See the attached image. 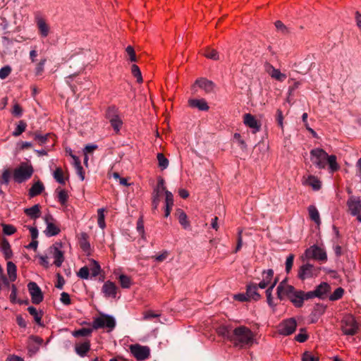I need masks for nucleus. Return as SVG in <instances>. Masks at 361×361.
Instances as JSON below:
<instances>
[{
  "instance_id": "29",
  "label": "nucleus",
  "mask_w": 361,
  "mask_h": 361,
  "mask_svg": "<svg viewBox=\"0 0 361 361\" xmlns=\"http://www.w3.org/2000/svg\"><path fill=\"white\" fill-rule=\"evenodd\" d=\"M163 191L159 188H154L152 192V210H156L158 208V206L160 202V197Z\"/></svg>"
},
{
  "instance_id": "5",
  "label": "nucleus",
  "mask_w": 361,
  "mask_h": 361,
  "mask_svg": "<svg viewBox=\"0 0 361 361\" xmlns=\"http://www.w3.org/2000/svg\"><path fill=\"white\" fill-rule=\"evenodd\" d=\"M116 326V321L114 318L109 314H102L99 317L95 318L92 322V328L94 329L102 328H109L112 330Z\"/></svg>"
},
{
  "instance_id": "24",
  "label": "nucleus",
  "mask_w": 361,
  "mask_h": 361,
  "mask_svg": "<svg viewBox=\"0 0 361 361\" xmlns=\"http://www.w3.org/2000/svg\"><path fill=\"white\" fill-rule=\"evenodd\" d=\"M44 190V186L43 183L40 180H38L31 186L29 190L28 195L30 197H34L40 195Z\"/></svg>"
},
{
  "instance_id": "12",
  "label": "nucleus",
  "mask_w": 361,
  "mask_h": 361,
  "mask_svg": "<svg viewBox=\"0 0 361 361\" xmlns=\"http://www.w3.org/2000/svg\"><path fill=\"white\" fill-rule=\"evenodd\" d=\"M264 71L265 72L273 79L279 81L283 82L286 80L287 75L281 72L279 69L274 68L269 63H265L264 64Z\"/></svg>"
},
{
  "instance_id": "1",
  "label": "nucleus",
  "mask_w": 361,
  "mask_h": 361,
  "mask_svg": "<svg viewBox=\"0 0 361 361\" xmlns=\"http://www.w3.org/2000/svg\"><path fill=\"white\" fill-rule=\"evenodd\" d=\"M336 159L337 158L335 155H329L321 148H315L310 151V160L319 169H324L326 163H328L331 173L337 171L340 166Z\"/></svg>"
},
{
  "instance_id": "31",
  "label": "nucleus",
  "mask_w": 361,
  "mask_h": 361,
  "mask_svg": "<svg viewBox=\"0 0 361 361\" xmlns=\"http://www.w3.org/2000/svg\"><path fill=\"white\" fill-rule=\"evenodd\" d=\"M37 24L41 36L43 37H47L49 32V27L46 22L43 19L39 18Z\"/></svg>"
},
{
  "instance_id": "56",
  "label": "nucleus",
  "mask_w": 361,
  "mask_h": 361,
  "mask_svg": "<svg viewBox=\"0 0 361 361\" xmlns=\"http://www.w3.org/2000/svg\"><path fill=\"white\" fill-rule=\"evenodd\" d=\"M262 280L267 284H269L274 277V271L271 269L264 271L262 272Z\"/></svg>"
},
{
  "instance_id": "41",
  "label": "nucleus",
  "mask_w": 361,
  "mask_h": 361,
  "mask_svg": "<svg viewBox=\"0 0 361 361\" xmlns=\"http://www.w3.org/2000/svg\"><path fill=\"white\" fill-rule=\"evenodd\" d=\"M204 55L208 58V59H212V60H219V52L214 49H212L210 47H207L205 50V52L204 54Z\"/></svg>"
},
{
  "instance_id": "46",
  "label": "nucleus",
  "mask_w": 361,
  "mask_h": 361,
  "mask_svg": "<svg viewBox=\"0 0 361 361\" xmlns=\"http://www.w3.org/2000/svg\"><path fill=\"white\" fill-rule=\"evenodd\" d=\"M131 73H132L133 75L136 78L137 82H142V73H141V71H140L139 67L137 65H135V64L132 65Z\"/></svg>"
},
{
  "instance_id": "48",
  "label": "nucleus",
  "mask_w": 361,
  "mask_h": 361,
  "mask_svg": "<svg viewBox=\"0 0 361 361\" xmlns=\"http://www.w3.org/2000/svg\"><path fill=\"white\" fill-rule=\"evenodd\" d=\"M344 293V290L341 287L337 288L334 292L330 295L329 300L331 301H335L342 298Z\"/></svg>"
},
{
  "instance_id": "36",
  "label": "nucleus",
  "mask_w": 361,
  "mask_h": 361,
  "mask_svg": "<svg viewBox=\"0 0 361 361\" xmlns=\"http://www.w3.org/2000/svg\"><path fill=\"white\" fill-rule=\"evenodd\" d=\"M305 183L310 185L314 190H318L321 188V182L313 176H310L306 180Z\"/></svg>"
},
{
  "instance_id": "35",
  "label": "nucleus",
  "mask_w": 361,
  "mask_h": 361,
  "mask_svg": "<svg viewBox=\"0 0 361 361\" xmlns=\"http://www.w3.org/2000/svg\"><path fill=\"white\" fill-rule=\"evenodd\" d=\"M177 215L178 221L184 228H187L190 226V222L188 220L187 214L181 209L177 210Z\"/></svg>"
},
{
  "instance_id": "40",
  "label": "nucleus",
  "mask_w": 361,
  "mask_h": 361,
  "mask_svg": "<svg viewBox=\"0 0 361 361\" xmlns=\"http://www.w3.org/2000/svg\"><path fill=\"white\" fill-rule=\"evenodd\" d=\"M26 127L27 123L23 120L20 121L18 123L15 130L12 133L13 136L18 137L25 130Z\"/></svg>"
},
{
  "instance_id": "22",
  "label": "nucleus",
  "mask_w": 361,
  "mask_h": 361,
  "mask_svg": "<svg viewBox=\"0 0 361 361\" xmlns=\"http://www.w3.org/2000/svg\"><path fill=\"white\" fill-rule=\"evenodd\" d=\"M188 104L192 108H196L200 111H207L209 108L207 102L203 99H191L188 100Z\"/></svg>"
},
{
  "instance_id": "53",
  "label": "nucleus",
  "mask_w": 361,
  "mask_h": 361,
  "mask_svg": "<svg viewBox=\"0 0 361 361\" xmlns=\"http://www.w3.org/2000/svg\"><path fill=\"white\" fill-rule=\"evenodd\" d=\"M91 262L92 263V267L90 268V271H91L92 276L95 277L99 274L101 267L99 263L94 259H91Z\"/></svg>"
},
{
  "instance_id": "13",
  "label": "nucleus",
  "mask_w": 361,
  "mask_h": 361,
  "mask_svg": "<svg viewBox=\"0 0 361 361\" xmlns=\"http://www.w3.org/2000/svg\"><path fill=\"white\" fill-rule=\"evenodd\" d=\"M192 87L194 90L202 89L204 90H212L219 88L214 82L205 78H200L196 80L192 85Z\"/></svg>"
},
{
  "instance_id": "39",
  "label": "nucleus",
  "mask_w": 361,
  "mask_h": 361,
  "mask_svg": "<svg viewBox=\"0 0 361 361\" xmlns=\"http://www.w3.org/2000/svg\"><path fill=\"white\" fill-rule=\"evenodd\" d=\"M118 109L114 106H109L106 111V118L109 121H112L116 118H118Z\"/></svg>"
},
{
  "instance_id": "47",
  "label": "nucleus",
  "mask_w": 361,
  "mask_h": 361,
  "mask_svg": "<svg viewBox=\"0 0 361 361\" xmlns=\"http://www.w3.org/2000/svg\"><path fill=\"white\" fill-rule=\"evenodd\" d=\"M31 134L34 136L35 140L36 141H37L39 145H43V144L46 143L48 137L50 136L49 133H47V134L42 135H40L39 133H38L37 132H35V133H33Z\"/></svg>"
},
{
  "instance_id": "61",
  "label": "nucleus",
  "mask_w": 361,
  "mask_h": 361,
  "mask_svg": "<svg viewBox=\"0 0 361 361\" xmlns=\"http://www.w3.org/2000/svg\"><path fill=\"white\" fill-rule=\"evenodd\" d=\"M68 195L65 190H61L58 194L59 201L62 205H65L68 201Z\"/></svg>"
},
{
  "instance_id": "58",
  "label": "nucleus",
  "mask_w": 361,
  "mask_h": 361,
  "mask_svg": "<svg viewBox=\"0 0 361 361\" xmlns=\"http://www.w3.org/2000/svg\"><path fill=\"white\" fill-rule=\"evenodd\" d=\"M302 361H319V357L313 355L311 352L305 351L302 354Z\"/></svg>"
},
{
  "instance_id": "64",
  "label": "nucleus",
  "mask_w": 361,
  "mask_h": 361,
  "mask_svg": "<svg viewBox=\"0 0 361 361\" xmlns=\"http://www.w3.org/2000/svg\"><path fill=\"white\" fill-rule=\"evenodd\" d=\"M275 26L279 31H281L283 34H287L289 32L288 28L280 20L275 22Z\"/></svg>"
},
{
  "instance_id": "37",
  "label": "nucleus",
  "mask_w": 361,
  "mask_h": 361,
  "mask_svg": "<svg viewBox=\"0 0 361 361\" xmlns=\"http://www.w3.org/2000/svg\"><path fill=\"white\" fill-rule=\"evenodd\" d=\"M87 239H88V235L86 233L82 232L80 233V238H79L80 245L81 248L84 251H87L90 248V245Z\"/></svg>"
},
{
  "instance_id": "42",
  "label": "nucleus",
  "mask_w": 361,
  "mask_h": 361,
  "mask_svg": "<svg viewBox=\"0 0 361 361\" xmlns=\"http://www.w3.org/2000/svg\"><path fill=\"white\" fill-rule=\"evenodd\" d=\"M92 330L87 328H82L73 332L75 337H86L91 335Z\"/></svg>"
},
{
  "instance_id": "26",
  "label": "nucleus",
  "mask_w": 361,
  "mask_h": 361,
  "mask_svg": "<svg viewBox=\"0 0 361 361\" xmlns=\"http://www.w3.org/2000/svg\"><path fill=\"white\" fill-rule=\"evenodd\" d=\"M70 155L73 159V165L76 170L77 174L79 176L80 180H83L85 179V171L82 166H81L79 158L77 156L73 154L71 152L70 153Z\"/></svg>"
},
{
  "instance_id": "38",
  "label": "nucleus",
  "mask_w": 361,
  "mask_h": 361,
  "mask_svg": "<svg viewBox=\"0 0 361 361\" xmlns=\"http://www.w3.org/2000/svg\"><path fill=\"white\" fill-rule=\"evenodd\" d=\"M216 333L219 336L226 338L230 341L231 338H232V334L230 333V329L227 326H220L216 329Z\"/></svg>"
},
{
  "instance_id": "10",
  "label": "nucleus",
  "mask_w": 361,
  "mask_h": 361,
  "mask_svg": "<svg viewBox=\"0 0 361 361\" xmlns=\"http://www.w3.org/2000/svg\"><path fill=\"white\" fill-rule=\"evenodd\" d=\"M27 288L32 303L38 305L43 301L44 295L42 291L35 282H30L27 284Z\"/></svg>"
},
{
  "instance_id": "44",
  "label": "nucleus",
  "mask_w": 361,
  "mask_h": 361,
  "mask_svg": "<svg viewBox=\"0 0 361 361\" xmlns=\"http://www.w3.org/2000/svg\"><path fill=\"white\" fill-rule=\"evenodd\" d=\"M104 211L105 209L104 208H100L97 211L98 214V225L102 228L104 229L106 227L105 224V216H104Z\"/></svg>"
},
{
  "instance_id": "28",
  "label": "nucleus",
  "mask_w": 361,
  "mask_h": 361,
  "mask_svg": "<svg viewBox=\"0 0 361 361\" xmlns=\"http://www.w3.org/2000/svg\"><path fill=\"white\" fill-rule=\"evenodd\" d=\"M306 82L304 80H296L291 78L288 80V90H295V89L309 88L305 86Z\"/></svg>"
},
{
  "instance_id": "49",
  "label": "nucleus",
  "mask_w": 361,
  "mask_h": 361,
  "mask_svg": "<svg viewBox=\"0 0 361 361\" xmlns=\"http://www.w3.org/2000/svg\"><path fill=\"white\" fill-rule=\"evenodd\" d=\"M233 138L235 140L243 152L247 151V145L244 140L242 139L240 133H235L233 135Z\"/></svg>"
},
{
  "instance_id": "57",
  "label": "nucleus",
  "mask_w": 361,
  "mask_h": 361,
  "mask_svg": "<svg viewBox=\"0 0 361 361\" xmlns=\"http://www.w3.org/2000/svg\"><path fill=\"white\" fill-rule=\"evenodd\" d=\"M1 226L5 235H11L16 232V228L13 225L2 224Z\"/></svg>"
},
{
  "instance_id": "16",
  "label": "nucleus",
  "mask_w": 361,
  "mask_h": 361,
  "mask_svg": "<svg viewBox=\"0 0 361 361\" xmlns=\"http://www.w3.org/2000/svg\"><path fill=\"white\" fill-rule=\"evenodd\" d=\"M314 65V63L312 62L310 58H306L302 61L295 63V71L301 74H306Z\"/></svg>"
},
{
  "instance_id": "50",
  "label": "nucleus",
  "mask_w": 361,
  "mask_h": 361,
  "mask_svg": "<svg viewBox=\"0 0 361 361\" xmlns=\"http://www.w3.org/2000/svg\"><path fill=\"white\" fill-rule=\"evenodd\" d=\"M275 287V283H271V286L267 289L266 295L267 302L269 306L274 307L275 305L273 303V298H272V291L274 288Z\"/></svg>"
},
{
  "instance_id": "52",
  "label": "nucleus",
  "mask_w": 361,
  "mask_h": 361,
  "mask_svg": "<svg viewBox=\"0 0 361 361\" xmlns=\"http://www.w3.org/2000/svg\"><path fill=\"white\" fill-rule=\"evenodd\" d=\"M308 338V335L306 333V329L302 328L300 329V333L295 336V340L299 343H304Z\"/></svg>"
},
{
  "instance_id": "63",
  "label": "nucleus",
  "mask_w": 361,
  "mask_h": 361,
  "mask_svg": "<svg viewBox=\"0 0 361 361\" xmlns=\"http://www.w3.org/2000/svg\"><path fill=\"white\" fill-rule=\"evenodd\" d=\"M126 51L127 52L128 55L129 56V60L132 62L137 61V58L135 55V50L133 47L128 46L126 49Z\"/></svg>"
},
{
  "instance_id": "15",
  "label": "nucleus",
  "mask_w": 361,
  "mask_h": 361,
  "mask_svg": "<svg viewBox=\"0 0 361 361\" xmlns=\"http://www.w3.org/2000/svg\"><path fill=\"white\" fill-rule=\"evenodd\" d=\"M49 220H53L51 216L47 215L44 217V221L47 224V228L44 233L47 236L51 237L58 235L61 230L57 225Z\"/></svg>"
},
{
  "instance_id": "30",
  "label": "nucleus",
  "mask_w": 361,
  "mask_h": 361,
  "mask_svg": "<svg viewBox=\"0 0 361 361\" xmlns=\"http://www.w3.org/2000/svg\"><path fill=\"white\" fill-rule=\"evenodd\" d=\"M308 212L311 220L313 221L317 225H319L321 223V220L319 212L316 207L314 205H310L308 207Z\"/></svg>"
},
{
  "instance_id": "43",
  "label": "nucleus",
  "mask_w": 361,
  "mask_h": 361,
  "mask_svg": "<svg viewBox=\"0 0 361 361\" xmlns=\"http://www.w3.org/2000/svg\"><path fill=\"white\" fill-rule=\"evenodd\" d=\"M157 157L159 163V166L161 168V169H166L169 166V160L164 157V155L162 153H158Z\"/></svg>"
},
{
  "instance_id": "33",
  "label": "nucleus",
  "mask_w": 361,
  "mask_h": 361,
  "mask_svg": "<svg viewBox=\"0 0 361 361\" xmlns=\"http://www.w3.org/2000/svg\"><path fill=\"white\" fill-rule=\"evenodd\" d=\"M6 269H7V274H8L10 281H14L17 277L16 266L15 265V264L13 262H8L7 264H6Z\"/></svg>"
},
{
  "instance_id": "54",
  "label": "nucleus",
  "mask_w": 361,
  "mask_h": 361,
  "mask_svg": "<svg viewBox=\"0 0 361 361\" xmlns=\"http://www.w3.org/2000/svg\"><path fill=\"white\" fill-rule=\"evenodd\" d=\"M54 178L60 184H65L63 171L61 168H57L54 172Z\"/></svg>"
},
{
  "instance_id": "6",
  "label": "nucleus",
  "mask_w": 361,
  "mask_h": 361,
  "mask_svg": "<svg viewBox=\"0 0 361 361\" xmlns=\"http://www.w3.org/2000/svg\"><path fill=\"white\" fill-rule=\"evenodd\" d=\"M297 328V322L291 317L282 321L278 326V332L280 335L287 336L293 334Z\"/></svg>"
},
{
  "instance_id": "32",
  "label": "nucleus",
  "mask_w": 361,
  "mask_h": 361,
  "mask_svg": "<svg viewBox=\"0 0 361 361\" xmlns=\"http://www.w3.org/2000/svg\"><path fill=\"white\" fill-rule=\"evenodd\" d=\"M27 311L28 312L32 315L34 317V319L35 321V322L39 325V326H43V324L41 322V320H42V312L40 311V312H38L37 310V309L33 307V306H30L28 307L27 308Z\"/></svg>"
},
{
  "instance_id": "60",
  "label": "nucleus",
  "mask_w": 361,
  "mask_h": 361,
  "mask_svg": "<svg viewBox=\"0 0 361 361\" xmlns=\"http://www.w3.org/2000/svg\"><path fill=\"white\" fill-rule=\"evenodd\" d=\"M78 276L82 279H87L90 276V269L85 266L80 269L77 274Z\"/></svg>"
},
{
  "instance_id": "34",
  "label": "nucleus",
  "mask_w": 361,
  "mask_h": 361,
  "mask_svg": "<svg viewBox=\"0 0 361 361\" xmlns=\"http://www.w3.org/2000/svg\"><path fill=\"white\" fill-rule=\"evenodd\" d=\"M1 250L4 255V257L6 259H10L12 255L13 252L11 249V245L8 243V241L6 239H3L1 243Z\"/></svg>"
},
{
  "instance_id": "17",
  "label": "nucleus",
  "mask_w": 361,
  "mask_h": 361,
  "mask_svg": "<svg viewBox=\"0 0 361 361\" xmlns=\"http://www.w3.org/2000/svg\"><path fill=\"white\" fill-rule=\"evenodd\" d=\"M244 123L252 128L254 133L258 132L260 130L261 123L250 114H246L244 116Z\"/></svg>"
},
{
  "instance_id": "3",
  "label": "nucleus",
  "mask_w": 361,
  "mask_h": 361,
  "mask_svg": "<svg viewBox=\"0 0 361 361\" xmlns=\"http://www.w3.org/2000/svg\"><path fill=\"white\" fill-rule=\"evenodd\" d=\"M34 173V169L30 164L22 162L16 168L13 173L15 182L21 183L30 179Z\"/></svg>"
},
{
  "instance_id": "45",
  "label": "nucleus",
  "mask_w": 361,
  "mask_h": 361,
  "mask_svg": "<svg viewBox=\"0 0 361 361\" xmlns=\"http://www.w3.org/2000/svg\"><path fill=\"white\" fill-rule=\"evenodd\" d=\"M288 284L286 283V279L283 280L277 287V297L280 300H283L284 298V288Z\"/></svg>"
},
{
  "instance_id": "20",
  "label": "nucleus",
  "mask_w": 361,
  "mask_h": 361,
  "mask_svg": "<svg viewBox=\"0 0 361 361\" xmlns=\"http://www.w3.org/2000/svg\"><path fill=\"white\" fill-rule=\"evenodd\" d=\"M117 287L114 283L107 281L102 287V292L106 297L116 298Z\"/></svg>"
},
{
  "instance_id": "55",
  "label": "nucleus",
  "mask_w": 361,
  "mask_h": 361,
  "mask_svg": "<svg viewBox=\"0 0 361 361\" xmlns=\"http://www.w3.org/2000/svg\"><path fill=\"white\" fill-rule=\"evenodd\" d=\"M11 178V171L9 169H4L2 176L0 178V184L8 185Z\"/></svg>"
},
{
  "instance_id": "7",
  "label": "nucleus",
  "mask_w": 361,
  "mask_h": 361,
  "mask_svg": "<svg viewBox=\"0 0 361 361\" xmlns=\"http://www.w3.org/2000/svg\"><path fill=\"white\" fill-rule=\"evenodd\" d=\"M320 271V268L315 267L314 265L306 263L302 265L298 273V276L301 280L317 276Z\"/></svg>"
},
{
  "instance_id": "9",
  "label": "nucleus",
  "mask_w": 361,
  "mask_h": 361,
  "mask_svg": "<svg viewBox=\"0 0 361 361\" xmlns=\"http://www.w3.org/2000/svg\"><path fill=\"white\" fill-rule=\"evenodd\" d=\"M62 244L61 243H55L49 247V252L54 259V264L60 267L64 261L63 252L61 250Z\"/></svg>"
},
{
  "instance_id": "18",
  "label": "nucleus",
  "mask_w": 361,
  "mask_h": 361,
  "mask_svg": "<svg viewBox=\"0 0 361 361\" xmlns=\"http://www.w3.org/2000/svg\"><path fill=\"white\" fill-rule=\"evenodd\" d=\"M70 79L71 81L68 80L67 82L69 84V87L72 90H75L77 89L87 90L90 89V82L88 81H86L85 83H82L81 80H79L80 78L75 80L73 78H70Z\"/></svg>"
},
{
  "instance_id": "8",
  "label": "nucleus",
  "mask_w": 361,
  "mask_h": 361,
  "mask_svg": "<svg viewBox=\"0 0 361 361\" xmlns=\"http://www.w3.org/2000/svg\"><path fill=\"white\" fill-rule=\"evenodd\" d=\"M130 350L135 359L139 361L147 359L150 355V350L148 346L135 344L130 346Z\"/></svg>"
},
{
  "instance_id": "11",
  "label": "nucleus",
  "mask_w": 361,
  "mask_h": 361,
  "mask_svg": "<svg viewBox=\"0 0 361 361\" xmlns=\"http://www.w3.org/2000/svg\"><path fill=\"white\" fill-rule=\"evenodd\" d=\"M349 212L353 216H357V220L361 222V215L360 212L361 210V201L359 197H350L348 202Z\"/></svg>"
},
{
  "instance_id": "2",
  "label": "nucleus",
  "mask_w": 361,
  "mask_h": 361,
  "mask_svg": "<svg viewBox=\"0 0 361 361\" xmlns=\"http://www.w3.org/2000/svg\"><path fill=\"white\" fill-rule=\"evenodd\" d=\"M255 334L247 326H240L233 331L231 341L237 347H250L255 342Z\"/></svg>"
},
{
  "instance_id": "21",
  "label": "nucleus",
  "mask_w": 361,
  "mask_h": 361,
  "mask_svg": "<svg viewBox=\"0 0 361 361\" xmlns=\"http://www.w3.org/2000/svg\"><path fill=\"white\" fill-rule=\"evenodd\" d=\"M302 290H295L292 295H290L288 299L293 304L295 307H301L303 305L304 298Z\"/></svg>"
},
{
  "instance_id": "51",
  "label": "nucleus",
  "mask_w": 361,
  "mask_h": 361,
  "mask_svg": "<svg viewBox=\"0 0 361 361\" xmlns=\"http://www.w3.org/2000/svg\"><path fill=\"white\" fill-rule=\"evenodd\" d=\"M119 281L122 288H128L130 287L131 280L128 276L121 274L119 276Z\"/></svg>"
},
{
  "instance_id": "14",
  "label": "nucleus",
  "mask_w": 361,
  "mask_h": 361,
  "mask_svg": "<svg viewBox=\"0 0 361 361\" xmlns=\"http://www.w3.org/2000/svg\"><path fill=\"white\" fill-rule=\"evenodd\" d=\"M342 331L344 334L353 336L357 333V326L353 318H346L342 321Z\"/></svg>"
},
{
  "instance_id": "27",
  "label": "nucleus",
  "mask_w": 361,
  "mask_h": 361,
  "mask_svg": "<svg viewBox=\"0 0 361 361\" xmlns=\"http://www.w3.org/2000/svg\"><path fill=\"white\" fill-rule=\"evenodd\" d=\"M75 349L78 355L84 357L90 350V341H85L81 344L76 345Z\"/></svg>"
},
{
  "instance_id": "62",
  "label": "nucleus",
  "mask_w": 361,
  "mask_h": 361,
  "mask_svg": "<svg viewBox=\"0 0 361 361\" xmlns=\"http://www.w3.org/2000/svg\"><path fill=\"white\" fill-rule=\"evenodd\" d=\"M137 231L141 234L142 238L145 236L144 221L142 216H140L137 221Z\"/></svg>"
},
{
  "instance_id": "4",
  "label": "nucleus",
  "mask_w": 361,
  "mask_h": 361,
  "mask_svg": "<svg viewBox=\"0 0 361 361\" xmlns=\"http://www.w3.org/2000/svg\"><path fill=\"white\" fill-rule=\"evenodd\" d=\"M301 258L302 261L313 259L315 260L325 262L327 260V255L324 249L316 245H313L305 250V253Z\"/></svg>"
},
{
  "instance_id": "19",
  "label": "nucleus",
  "mask_w": 361,
  "mask_h": 361,
  "mask_svg": "<svg viewBox=\"0 0 361 361\" xmlns=\"http://www.w3.org/2000/svg\"><path fill=\"white\" fill-rule=\"evenodd\" d=\"M330 290H331V287L326 282L321 283L314 290V293H315L314 295L317 296V298H318L319 299L325 298L327 293H329Z\"/></svg>"
},
{
  "instance_id": "25",
  "label": "nucleus",
  "mask_w": 361,
  "mask_h": 361,
  "mask_svg": "<svg viewBox=\"0 0 361 361\" xmlns=\"http://www.w3.org/2000/svg\"><path fill=\"white\" fill-rule=\"evenodd\" d=\"M246 295L249 300H254L255 301L260 298V295L257 293V286L256 284H250L247 286Z\"/></svg>"
},
{
  "instance_id": "23",
  "label": "nucleus",
  "mask_w": 361,
  "mask_h": 361,
  "mask_svg": "<svg viewBox=\"0 0 361 361\" xmlns=\"http://www.w3.org/2000/svg\"><path fill=\"white\" fill-rule=\"evenodd\" d=\"M24 213L32 219L35 220L38 219L41 215L40 206L39 204H37L30 208H25L24 209Z\"/></svg>"
},
{
  "instance_id": "59",
  "label": "nucleus",
  "mask_w": 361,
  "mask_h": 361,
  "mask_svg": "<svg viewBox=\"0 0 361 361\" xmlns=\"http://www.w3.org/2000/svg\"><path fill=\"white\" fill-rule=\"evenodd\" d=\"M47 61L46 59H41L40 61L37 63L35 73L36 75H41L44 71V67Z\"/></svg>"
}]
</instances>
